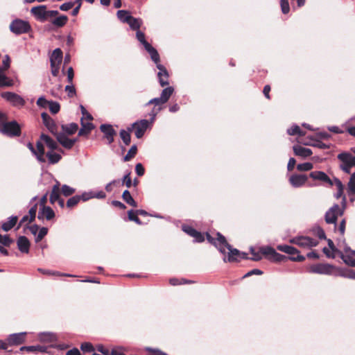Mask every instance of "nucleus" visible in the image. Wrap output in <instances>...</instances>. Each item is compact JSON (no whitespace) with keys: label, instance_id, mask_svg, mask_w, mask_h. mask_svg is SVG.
<instances>
[{"label":"nucleus","instance_id":"5","mask_svg":"<svg viewBox=\"0 0 355 355\" xmlns=\"http://www.w3.org/2000/svg\"><path fill=\"white\" fill-rule=\"evenodd\" d=\"M343 215V210L340 209V206L338 205L334 204L325 213L324 219L326 223L328 224L336 225L338 216Z\"/></svg>","mask_w":355,"mask_h":355},{"label":"nucleus","instance_id":"50","mask_svg":"<svg viewBox=\"0 0 355 355\" xmlns=\"http://www.w3.org/2000/svg\"><path fill=\"white\" fill-rule=\"evenodd\" d=\"M76 191L75 189L67 185L64 184L62 187V193L64 196H69L74 193Z\"/></svg>","mask_w":355,"mask_h":355},{"label":"nucleus","instance_id":"20","mask_svg":"<svg viewBox=\"0 0 355 355\" xmlns=\"http://www.w3.org/2000/svg\"><path fill=\"white\" fill-rule=\"evenodd\" d=\"M54 217V211L50 207L43 206L42 207H40L37 215L38 219L42 220L46 218V220H50Z\"/></svg>","mask_w":355,"mask_h":355},{"label":"nucleus","instance_id":"53","mask_svg":"<svg viewBox=\"0 0 355 355\" xmlns=\"http://www.w3.org/2000/svg\"><path fill=\"white\" fill-rule=\"evenodd\" d=\"M48 233V229L46 227H42L40 229L37 235L35 237V242L40 241Z\"/></svg>","mask_w":355,"mask_h":355},{"label":"nucleus","instance_id":"42","mask_svg":"<svg viewBox=\"0 0 355 355\" xmlns=\"http://www.w3.org/2000/svg\"><path fill=\"white\" fill-rule=\"evenodd\" d=\"M174 92V88L171 86L167 87L162 91L160 97L166 103Z\"/></svg>","mask_w":355,"mask_h":355},{"label":"nucleus","instance_id":"37","mask_svg":"<svg viewBox=\"0 0 355 355\" xmlns=\"http://www.w3.org/2000/svg\"><path fill=\"white\" fill-rule=\"evenodd\" d=\"M122 198L123 200L130 206H132L134 207H137V204L135 202V200L132 197L130 191L128 190H125L122 194Z\"/></svg>","mask_w":355,"mask_h":355},{"label":"nucleus","instance_id":"19","mask_svg":"<svg viewBox=\"0 0 355 355\" xmlns=\"http://www.w3.org/2000/svg\"><path fill=\"white\" fill-rule=\"evenodd\" d=\"M31 12L40 21H46V6H38L31 8Z\"/></svg>","mask_w":355,"mask_h":355},{"label":"nucleus","instance_id":"55","mask_svg":"<svg viewBox=\"0 0 355 355\" xmlns=\"http://www.w3.org/2000/svg\"><path fill=\"white\" fill-rule=\"evenodd\" d=\"M250 250L251 254H252V257L250 258V260L258 261L262 259V256L261 254V253L260 252V251L255 252L254 249L252 247L250 248Z\"/></svg>","mask_w":355,"mask_h":355},{"label":"nucleus","instance_id":"21","mask_svg":"<svg viewBox=\"0 0 355 355\" xmlns=\"http://www.w3.org/2000/svg\"><path fill=\"white\" fill-rule=\"evenodd\" d=\"M81 128L78 131V136L82 137H87L91 131L94 128V125L92 123L87 121L85 122L83 121V118L80 119Z\"/></svg>","mask_w":355,"mask_h":355},{"label":"nucleus","instance_id":"11","mask_svg":"<svg viewBox=\"0 0 355 355\" xmlns=\"http://www.w3.org/2000/svg\"><path fill=\"white\" fill-rule=\"evenodd\" d=\"M26 332L10 334L6 338L8 346L19 345L25 342Z\"/></svg>","mask_w":355,"mask_h":355},{"label":"nucleus","instance_id":"56","mask_svg":"<svg viewBox=\"0 0 355 355\" xmlns=\"http://www.w3.org/2000/svg\"><path fill=\"white\" fill-rule=\"evenodd\" d=\"M302 144L306 146H318L320 148H326L327 146L325 144L321 142H315L313 140L309 141H302Z\"/></svg>","mask_w":355,"mask_h":355},{"label":"nucleus","instance_id":"24","mask_svg":"<svg viewBox=\"0 0 355 355\" xmlns=\"http://www.w3.org/2000/svg\"><path fill=\"white\" fill-rule=\"evenodd\" d=\"M17 247L21 252L28 253L30 248L28 239L24 236H19L17 239Z\"/></svg>","mask_w":355,"mask_h":355},{"label":"nucleus","instance_id":"3","mask_svg":"<svg viewBox=\"0 0 355 355\" xmlns=\"http://www.w3.org/2000/svg\"><path fill=\"white\" fill-rule=\"evenodd\" d=\"M0 131L9 137H17L19 136L21 134L20 126L15 121L3 123Z\"/></svg>","mask_w":355,"mask_h":355},{"label":"nucleus","instance_id":"39","mask_svg":"<svg viewBox=\"0 0 355 355\" xmlns=\"http://www.w3.org/2000/svg\"><path fill=\"white\" fill-rule=\"evenodd\" d=\"M118 19L123 23H128L132 17L130 12L125 10H120L116 13Z\"/></svg>","mask_w":355,"mask_h":355},{"label":"nucleus","instance_id":"51","mask_svg":"<svg viewBox=\"0 0 355 355\" xmlns=\"http://www.w3.org/2000/svg\"><path fill=\"white\" fill-rule=\"evenodd\" d=\"M136 37L138 40V41L140 42L141 44H143L144 49L146 48L147 44H150L145 39V35L144 33L140 31L139 30L137 31L136 33Z\"/></svg>","mask_w":355,"mask_h":355},{"label":"nucleus","instance_id":"47","mask_svg":"<svg viewBox=\"0 0 355 355\" xmlns=\"http://www.w3.org/2000/svg\"><path fill=\"white\" fill-rule=\"evenodd\" d=\"M120 137L125 145L130 144L131 137L128 132L125 131V130H121L120 131Z\"/></svg>","mask_w":355,"mask_h":355},{"label":"nucleus","instance_id":"26","mask_svg":"<svg viewBox=\"0 0 355 355\" xmlns=\"http://www.w3.org/2000/svg\"><path fill=\"white\" fill-rule=\"evenodd\" d=\"M40 139L46 144V146L50 149L49 151H53L54 150L58 149V145L57 142L51 138L49 136L42 134L40 136Z\"/></svg>","mask_w":355,"mask_h":355},{"label":"nucleus","instance_id":"18","mask_svg":"<svg viewBox=\"0 0 355 355\" xmlns=\"http://www.w3.org/2000/svg\"><path fill=\"white\" fill-rule=\"evenodd\" d=\"M309 177L313 180H320L323 182L327 183L330 186H334L333 180H331L324 172L319 171H312L310 173Z\"/></svg>","mask_w":355,"mask_h":355},{"label":"nucleus","instance_id":"48","mask_svg":"<svg viewBox=\"0 0 355 355\" xmlns=\"http://www.w3.org/2000/svg\"><path fill=\"white\" fill-rule=\"evenodd\" d=\"M313 165L310 162H305L303 164H299L297 166V169L300 171H308L313 168Z\"/></svg>","mask_w":355,"mask_h":355},{"label":"nucleus","instance_id":"40","mask_svg":"<svg viewBox=\"0 0 355 355\" xmlns=\"http://www.w3.org/2000/svg\"><path fill=\"white\" fill-rule=\"evenodd\" d=\"M67 21V16L62 15L53 19L51 23L57 27H62L66 24Z\"/></svg>","mask_w":355,"mask_h":355},{"label":"nucleus","instance_id":"23","mask_svg":"<svg viewBox=\"0 0 355 355\" xmlns=\"http://www.w3.org/2000/svg\"><path fill=\"white\" fill-rule=\"evenodd\" d=\"M36 148L35 152L36 154H34L37 160L39 162L44 163L46 162V157L44 156L45 155V150L43 144L41 141H37L36 143Z\"/></svg>","mask_w":355,"mask_h":355},{"label":"nucleus","instance_id":"1","mask_svg":"<svg viewBox=\"0 0 355 355\" xmlns=\"http://www.w3.org/2000/svg\"><path fill=\"white\" fill-rule=\"evenodd\" d=\"M219 239H220V242L223 243V248L225 250L227 248L228 250V255L227 257H225L223 258V261L225 262H234L239 261V257L241 255V252L236 248H233L226 241V239L223 235H219Z\"/></svg>","mask_w":355,"mask_h":355},{"label":"nucleus","instance_id":"62","mask_svg":"<svg viewBox=\"0 0 355 355\" xmlns=\"http://www.w3.org/2000/svg\"><path fill=\"white\" fill-rule=\"evenodd\" d=\"M340 275L343 277L355 279V271L353 270H348L345 272H341Z\"/></svg>","mask_w":355,"mask_h":355},{"label":"nucleus","instance_id":"17","mask_svg":"<svg viewBox=\"0 0 355 355\" xmlns=\"http://www.w3.org/2000/svg\"><path fill=\"white\" fill-rule=\"evenodd\" d=\"M41 117L44 125L47 128V129L53 135H55L57 132V128L55 123L53 119L46 112H43L41 114Z\"/></svg>","mask_w":355,"mask_h":355},{"label":"nucleus","instance_id":"7","mask_svg":"<svg viewBox=\"0 0 355 355\" xmlns=\"http://www.w3.org/2000/svg\"><path fill=\"white\" fill-rule=\"evenodd\" d=\"M277 249L283 252H285L291 257L289 259L294 261H302L305 257L299 254V251L293 246L288 245H279Z\"/></svg>","mask_w":355,"mask_h":355},{"label":"nucleus","instance_id":"32","mask_svg":"<svg viewBox=\"0 0 355 355\" xmlns=\"http://www.w3.org/2000/svg\"><path fill=\"white\" fill-rule=\"evenodd\" d=\"M333 182H334V185L336 186V189H337L336 193L334 194V197L336 199H338V198H341L342 196H343L344 186H343V183L341 182V181L338 178H335L333 180Z\"/></svg>","mask_w":355,"mask_h":355},{"label":"nucleus","instance_id":"36","mask_svg":"<svg viewBox=\"0 0 355 355\" xmlns=\"http://www.w3.org/2000/svg\"><path fill=\"white\" fill-rule=\"evenodd\" d=\"M13 85V81L9 79L3 72L0 67V87H11Z\"/></svg>","mask_w":355,"mask_h":355},{"label":"nucleus","instance_id":"44","mask_svg":"<svg viewBox=\"0 0 355 355\" xmlns=\"http://www.w3.org/2000/svg\"><path fill=\"white\" fill-rule=\"evenodd\" d=\"M287 133L289 135H297L299 136H304L305 135L297 125H293L291 128H288L287 130Z\"/></svg>","mask_w":355,"mask_h":355},{"label":"nucleus","instance_id":"31","mask_svg":"<svg viewBox=\"0 0 355 355\" xmlns=\"http://www.w3.org/2000/svg\"><path fill=\"white\" fill-rule=\"evenodd\" d=\"M62 129L64 134L71 135L78 130V125L76 123H71L62 125Z\"/></svg>","mask_w":355,"mask_h":355},{"label":"nucleus","instance_id":"2","mask_svg":"<svg viewBox=\"0 0 355 355\" xmlns=\"http://www.w3.org/2000/svg\"><path fill=\"white\" fill-rule=\"evenodd\" d=\"M62 58V51L59 48L55 49L50 57L51 73L55 77L58 76L59 73L60 65Z\"/></svg>","mask_w":355,"mask_h":355},{"label":"nucleus","instance_id":"28","mask_svg":"<svg viewBox=\"0 0 355 355\" xmlns=\"http://www.w3.org/2000/svg\"><path fill=\"white\" fill-rule=\"evenodd\" d=\"M38 339L43 343H53L56 340V336L51 332H42L38 334Z\"/></svg>","mask_w":355,"mask_h":355},{"label":"nucleus","instance_id":"30","mask_svg":"<svg viewBox=\"0 0 355 355\" xmlns=\"http://www.w3.org/2000/svg\"><path fill=\"white\" fill-rule=\"evenodd\" d=\"M26 350L28 352L37 353L38 352H45L46 347L41 345H33V346H24L19 349V351L22 352Z\"/></svg>","mask_w":355,"mask_h":355},{"label":"nucleus","instance_id":"63","mask_svg":"<svg viewBox=\"0 0 355 355\" xmlns=\"http://www.w3.org/2000/svg\"><path fill=\"white\" fill-rule=\"evenodd\" d=\"M80 108L81 110V113L83 114V121L85 119H87L88 121H92L93 119V117L91 114H89L87 110L85 108V107L82 105H80Z\"/></svg>","mask_w":355,"mask_h":355},{"label":"nucleus","instance_id":"12","mask_svg":"<svg viewBox=\"0 0 355 355\" xmlns=\"http://www.w3.org/2000/svg\"><path fill=\"white\" fill-rule=\"evenodd\" d=\"M55 135L57 141L67 149H71L77 141V139H69L64 133L56 132Z\"/></svg>","mask_w":355,"mask_h":355},{"label":"nucleus","instance_id":"27","mask_svg":"<svg viewBox=\"0 0 355 355\" xmlns=\"http://www.w3.org/2000/svg\"><path fill=\"white\" fill-rule=\"evenodd\" d=\"M145 50L150 54L151 60L156 64V67H157V64H160L159 55L157 51L150 44H147Z\"/></svg>","mask_w":355,"mask_h":355},{"label":"nucleus","instance_id":"58","mask_svg":"<svg viewBox=\"0 0 355 355\" xmlns=\"http://www.w3.org/2000/svg\"><path fill=\"white\" fill-rule=\"evenodd\" d=\"M280 6L282 8V11L284 14H287L290 11V6L288 0H281Z\"/></svg>","mask_w":355,"mask_h":355},{"label":"nucleus","instance_id":"45","mask_svg":"<svg viewBox=\"0 0 355 355\" xmlns=\"http://www.w3.org/2000/svg\"><path fill=\"white\" fill-rule=\"evenodd\" d=\"M166 102L159 96L157 98H154L150 99L146 104V106L150 105H154L155 107H161L162 108V105H164Z\"/></svg>","mask_w":355,"mask_h":355},{"label":"nucleus","instance_id":"57","mask_svg":"<svg viewBox=\"0 0 355 355\" xmlns=\"http://www.w3.org/2000/svg\"><path fill=\"white\" fill-rule=\"evenodd\" d=\"M340 157L346 162L352 164V166H355V156H353L351 153H348V155H344Z\"/></svg>","mask_w":355,"mask_h":355},{"label":"nucleus","instance_id":"13","mask_svg":"<svg viewBox=\"0 0 355 355\" xmlns=\"http://www.w3.org/2000/svg\"><path fill=\"white\" fill-rule=\"evenodd\" d=\"M308 180V176L304 174H293L289 178L290 184L295 188L302 187Z\"/></svg>","mask_w":355,"mask_h":355},{"label":"nucleus","instance_id":"4","mask_svg":"<svg viewBox=\"0 0 355 355\" xmlns=\"http://www.w3.org/2000/svg\"><path fill=\"white\" fill-rule=\"evenodd\" d=\"M31 29L29 24L21 19H15L10 24V30L16 35L28 33Z\"/></svg>","mask_w":355,"mask_h":355},{"label":"nucleus","instance_id":"35","mask_svg":"<svg viewBox=\"0 0 355 355\" xmlns=\"http://www.w3.org/2000/svg\"><path fill=\"white\" fill-rule=\"evenodd\" d=\"M344 155H348V153H342L338 155V159L342 162L340 164V168L347 173H350L352 164L346 162L340 156Z\"/></svg>","mask_w":355,"mask_h":355},{"label":"nucleus","instance_id":"14","mask_svg":"<svg viewBox=\"0 0 355 355\" xmlns=\"http://www.w3.org/2000/svg\"><path fill=\"white\" fill-rule=\"evenodd\" d=\"M101 131L104 134V137L107 140L109 144L114 141V136L116 131L110 124H102L100 126Z\"/></svg>","mask_w":355,"mask_h":355},{"label":"nucleus","instance_id":"49","mask_svg":"<svg viewBox=\"0 0 355 355\" xmlns=\"http://www.w3.org/2000/svg\"><path fill=\"white\" fill-rule=\"evenodd\" d=\"M137 146H132L130 150H128V153L125 155V156L123 158V160L125 162H128L129 161L131 158H132L133 157H135V155L137 154Z\"/></svg>","mask_w":355,"mask_h":355},{"label":"nucleus","instance_id":"60","mask_svg":"<svg viewBox=\"0 0 355 355\" xmlns=\"http://www.w3.org/2000/svg\"><path fill=\"white\" fill-rule=\"evenodd\" d=\"M65 91L67 92L68 94V96L69 97H73L74 96H76V89L74 87V86L73 85V83L71 84H69L68 85H67L65 87Z\"/></svg>","mask_w":355,"mask_h":355},{"label":"nucleus","instance_id":"6","mask_svg":"<svg viewBox=\"0 0 355 355\" xmlns=\"http://www.w3.org/2000/svg\"><path fill=\"white\" fill-rule=\"evenodd\" d=\"M291 243L297 245L304 248H310L315 247L318 244V241L309 236H296L290 240Z\"/></svg>","mask_w":355,"mask_h":355},{"label":"nucleus","instance_id":"38","mask_svg":"<svg viewBox=\"0 0 355 355\" xmlns=\"http://www.w3.org/2000/svg\"><path fill=\"white\" fill-rule=\"evenodd\" d=\"M127 24L130 26L131 29L137 31L142 24V20L139 18H135L131 17Z\"/></svg>","mask_w":355,"mask_h":355},{"label":"nucleus","instance_id":"59","mask_svg":"<svg viewBox=\"0 0 355 355\" xmlns=\"http://www.w3.org/2000/svg\"><path fill=\"white\" fill-rule=\"evenodd\" d=\"M135 212L133 210H130L128 212V219L130 220L135 222L138 225H141V221L139 218L135 215Z\"/></svg>","mask_w":355,"mask_h":355},{"label":"nucleus","instance_id":"54","mask_svg":"<svg viewBox=\"0 0 355 355\" xmlns=\"http://www.w3.org/2000/svg\"><path fill=\"white\" fill-rule=\"evenodd\" d=\"M80 349L83 352H92L94 351V348L90 343H83L80 345Z\"/></svg>","mask_w":355,"mask_h":355},{"label":"nucleus","instance_id":"9","mask_svg":"<svg viewBox=\"0 0 355 355\" xmlns=\"http://www.w3.org/2000/svg\"><path fill=\"white\" fill-rule=\"evenodd\" d=\"M333 266L327 263H318L311 265L308 271L310 273L320 274V275H331L332 272Z\"/></svg>","mask_w":355,"mask_h":355},{"label":"nucleus","instance_id":"15","mask_svg":"<svg viewBox=\"0 0 355 355\" xmlns=\"http://www.w3.org/2000/svg\"><path fill=\"white\" fill-rule=\"evenodd\" d=\"M345 253L339 252L340 257L343 261L351 267L355 266L354 255H352L354 250H352L349 247H345L344 249Z\"/></svg>","mask_w":355,"mask_h":355},{"label":"nucleus","instance_id":"16","mask_svg":"<svg viewBox=\"0 0 355 355\" xmlns=\"http://www.w3.org/2000/svg\"><path fill=\"white\" fill-rule=\"evenodd\" d=\"M157 68L159 69L157 73V77L159 80V83L162 87H164L168 85V73L165 68L161 64H157Z\"/></svg>","mask_w":355,"mask_h":355},{"label":"nucleus","instance_id":"46","mask_svg":"<svg viewBox=\"0 0 355 355\" xmlns=\"http://www.w3.org/2000/svg\"><path fill=\"white\" fill-rule=\"evenodd\" d=\"M49 108L52 114H57L60 110V104L56 101H50L49 103Z\"/></svg>","mask_w":355,"mask_h":355},{"label":"nucleus","instance_id":"43","mask_svg":"<svg viewBox=\"0 0 355 355\" xmlns=\"http://www.w3.org/2000/svg\"><path fill=\"white\" fill-rule=\"evenodd\" d=\"M347 191L349 195H355V172L353 173L347 184Z\"/></svg>","mask_w":355,"mask_h":355},{"label":"nucleus","instance_id":"10","mask_svg":"<svg viewBox=\"0 0 355 355\" xmlns=\"http://www.w3.org/2000/svg\"><path fill=\"white\" fill-rule=\"evenodd\" d=\"M150 125V123L147 119H141L135 121L132 124V128L135 129V135L137 139L141 138Z\"/></svg>","mask_w":355,"mask_h":355},{"label":"nucleus","instance_id":"22","mask_svg":"<svg viewBox=\"0 0 355 355\" xmlns=\"http://www.w3.org/2000/svg\"><path fill=\"white\" fill-rule=\"evenodd\" d=\"M219 235H222L220 233L217 232L216 236L217 238H213L209 234H206L207 240L211 244H213L218 250L222 253L225 254V250L223 248V243L220 242V239H219Z\"/></svg>","mask_w":355,"mask_h":355},{"label":"nucleus","instance_id":"33","mask_svg":"<svg viewBox=\"0 0 355 355\" xmlns=\"http://www.w3.org/2000/svg\"><path fill=\"white\" fill-rule=\"evenodd\" d=\"M60 198V197L59 183L57 182V184L53 187L51 194H50L51 203L54 204L55 202H57V200H58Z\"/></svg>","mask_w":355,"mask_h":355},{"label":"nucleus","instance_id":"29","mask_svg":"<svg viewBox=\"0 0 355 355\" xmlns=\"http://www.w3.org/2000/svg\"><path fill=\"white\" fill-rule=\"evenodd\" d=\"M18 217L17 216H12L8 218V220L2 224V230L5 232L10 230L17 223Z\"/></svg>","mask_w":355,"mask_h":355},{"label":"nucleus","instance_id":"41","mask_svg":"<svg viewBox=\"0 0 355 355\" xmlns=\"http://www.w3.org/2000/svg\"><path fill=\"white\" fill-rule=\"evenodd\" d=\"M260 252L265 255L268 259L271 260L275 250L270 246H263L260 248Z\"/></svg>","mask_w":355,"mask_h":355},{"label":"nucleus","instance_id":"34","mask_svg":"<svg viewBox=\"0 0 355 355\" xmlns=\"http://www.w3.org/2000/svg\"><path fill=\"white\" fill-rule=\"evenodd\" d=\"M48 162L50 164H57L62 158L61 155L53 151H48L46 154Z\"/></svg>","mask_w":355,"mask_h":355},{"label":"nucleus","instance_id":"52","mask_svg":"<svg viewBox=\"0 0 355 355\" xmlns=\"http://www.w3.org/2000/svg\"><path fill=\"white\" fill-rule=\"evenodd\" d=\"M80 200V197L79 196H74L70 198L67 202V206L68 207H72L76 205Z\"/></svg>","mask_w":355,"mask_h":355},{"label":"nucleus","instance_id":"8","mask_svg":"<svg viewBox=\"0 0 355 355\" xmlns=\"http://www.w3.org/2000/svg\"><path fill=\"white\" fill-rule=\"evenodd\" d=\"M1 97L15 107H22L25 105L24 99L17 94L6 92L1 94Z\"/></svg>","mask_w":355,"mask_h":355},{"label":"nucleus","instance_id":"25","mask_svg":"<svg viewBox=\"0 0 355 355\" xmlns=\"http://www.w3.org/2000/svg\"><path fill=\"white\" fill-rule=\"evenodd\" d=\"M293 151L295 155L302 157H307L312 155V151L310 148H304L299 145L293 146Z\"/></svg>","mask_w":355,"mask_h":355},{"label":"nucleus","instance_id":"61","mask_svg":"<svg viewBox=\"0 0 355 355\" xmlns=\"http://www.w3.org/2000/svg\"><path fill=\"white\" fill-rule=\"evenodd\" d=\"M313 232H314V234L317 236H318L319 239H326V235H325L324 231L320 227H316L315 228H314Z\"/></svg>","mask_w":355,"mask_h":355},{"label":"nucleus","instance_id":"64","mask_svg":"<svg viewBox=\"0 0 355 355\" xmlns=\"http://www.w3.org/2000/svg\"><path fill=\"white\" fill-rule=\"evenodd\" d=\"M50 101H47L44 96H40L37 101V106L45 108L49 103Z\"/></svg>","mask_w":355,"mask_h":355}]
</instances>
